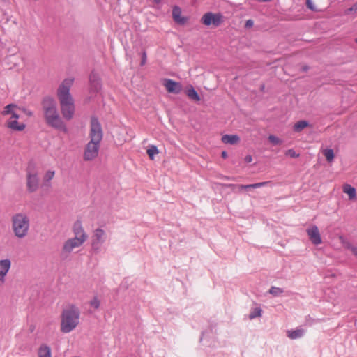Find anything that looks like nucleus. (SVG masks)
I'll use <instances>...</instances> for the list:
<instances>
[{
    "label": "nucleus",
    "mask_w": 357,
    "mask_h": 357,
    "mask_svg": "<svg viewBox=\"0 0 357 357\" xmlns=\"http://www.w3.org/2000/svg\"><path fill=\"white\" fill-rule=\"evenodd\" d=\"M103 132L100 122L96 118H91L89 132L90 140L85 146L83 155L85 161H91L98 157Z\"/></svg>",
    "instance_id": "1"
},
{
    "label": "nucleus",
    "mask_w": 357,
    "mask_h": 357,
    "mask_svg": "<svg viewBox=\"0 0 357 357\" xmlns=\"http://www.w3.org/2000/svg\"><path fill=\"white\" fill-rule=\"evenodd\" d=\"M73 82V78H66L61 82L57 89V97L61 114L63 117L67 121H70L73 118L75 111L74 100L70 93V89Z\"/></svg>",
    "instance_id": "2"
},
{
    "label": "nucleus",
    "mask_w": 357,
    "mask_h": 357,
    "mask_svg": "<svg viewBox=\"0 0 357 357\" xmlns=\"http://www.w3.org/2000/svg\"><path fill=\"white\" fill-rule=\"evenodd\" d=\"M42 112L45 123L52 128L66 130V126L60 116L54 99L47 97L42 101Z\"/></svg>",
    "instance_id": "3"
},
{
    "label": "nucleus",
    "mask_w": 357,
    "mask_h": 357,
    "mask_svg": "<svg viewBox=\"0 0 357 357\" xmlns=\"http://www.w3.org/2000/svg\"><path fill=\"white\" fill-rule=\"evenodd\" d=\"M80 311L75 305L66 306L61 314L60 331L69 333L79 324Z\"/></svg>",
    "instance_id": "4"
},
{
    "label": "nucleus",
    "mask_w": 357,
    "mask_h": 357,
    "mask_svg": "<svg viewBox=\"0 0 357 357\" xmlns=\"http://www.w3.org/2000/svg\"><path fill=\"white\" fill-rule=\"evenodd\" d=\"M73 231L74 237L68 238L63 243L62 251L64 253H70L74 249L81 247L88 238V235L80 220H77L74 223Z\"/></svg>",
    "instance_id": "5"
},
{
    "label": "nucleus",
    "mask_w": 357,
    "mask_h": 357,
    "mask_svg": "<svg viewBox=\"0 0 357 357\" xmlns=\"http://www.w3.org/2000/svg\"><path fill=\"white\" fill-rule=\"evenodd\" d=\"M20 110V108L16 105L9 104L6 105L1 112V115L3 116H10L6 121V126L14 131H22L26 127L24 123L18 121Z\"/></svg>",
    "instance_id": "6"
},
{
    "label": "nucleus",
    "mask_w": 357,
    "mask_h": 357,
    "mask_svg": "<svg viewBox=\"0 0 357 357\" xmlns=\"http://www.w3.org/2000/svg\"><path fill=\"white\" fill-rule=\"evenodd\" d=\"M12 229L15 236L19 238L25 237L29 229V218L26 214L19 213L15 214L11 219Z\"/></svg>",
    "instance_id": "7"
},
{
    "label": "nucleus",
    "mask_w": 357,
    "mask_h": 357,
    "mask_svg": "<svg viewBox=\"0 0 357 357\" xmlns=\"http://www.w3.org/2000/svg\"><path fill=\"white\" fill-rule=\"evenodd\" d=\"M26 188L29 192H36L39 187L38 169L33 162H29L26 169Z\"/></svg>",
    "instance_id": "8"
},
{
    "label": "nucleus",
    "mask_w": 357,
    "mask_h": 357,
    "mask_svg": "<svg viewBox=\"0 0 357 357\" xmlns=\"http://www.w3.org/2000/svg\"><path fill=\"white\" fill-rule=\"evenodd\" d=\"M224 22L223 16L220 13L208 12L201 18V22L205 26L218 27Z\"/></svg>",
    "instance_id": "9"
},
{
    "label": "nucleus",
    "mask_w": 357,
    "mask_h": 357,
    "mask_svg": "<svg viewBox=\"0 0 357 357\" xmlns=\"http://www.w3.org/2000/svg\"><path fill=\"white\" fill-rule=\"evenodd\" d=\"M106 234L102 229L98 228L94 230L92 236L91 246L94 250H98L100 245L105 242Z\"/></svg>",
    "instance_id": "10"
},
{
    "label": "nucleus",
    "mask_w": 357,
    "mask_h": 357,
    "mask_svg": "<svg viewBox=\"0 0 357 357\" xmlns=\"http://www.w3.org/2000/svg\"><path fill=\"white\" fill-rule=\"evenodd\" d=\"M306 232L310 240L313 244L319 245L322 243L319 229L316 225H312L307 228Z\"/></svg>",
    "instance_id": "11"
},
{
    "label": "nucleus",
    "mask_w": 357,
    "mask_h": 357,
    "mask_svg": "<svg viewBox=\"0 0 357 357\" xmlns=\"http://www.w3.org/2000/svg\"><path fill=\"white\" fill-rule=\"evenodd\" d=\"M163 85L166 90L171 93L178 94L182 91L181 84L170 79H165Z\"/></svg>",
    "instance_id": "12"
},
{
    "label": "nucleus",
    "mask_w": 357,
    "mask_h": 357,
    "mask_svg": "<svg viewBox=\"0 0 357 357\" xmlns=\"http://www.w3.org/2000/svg\"><path fill=\"white\" fill-rule=\"evenodd\" d=\"M11 266L10 259L0 260V286L5 282V278L8 273Z\"/></svg>",
    "instance_id": "13"
},
{
    "label": "nucleus",
    "mask_w": 357,
    "mask_h": 357,
    "mask_svg": "<svg viewBox=\"0 0 357 357\" xmlns=\"http://www.w3.org/2000/svg\"><path fill=\"white\" fill-rule=\"evenodd\" d=\"M172 17L174 20L179 24H184L187 22V18L181 16V10L178 6L174 7Z\"/></svg>",
    "instance_id": "14"
},
{
    "label": "nucleus",
    "mask_w": 357,
    "mask_h": 357,
    "mask_svg": "<svg viewBox=\"0 0 357 357\" xmlns=\"http://www.w3.org/2000/svg\"><path fill=\"white\" fill-rule=\"evenodd\" d=\"M221 140L224 144L234 145L239 142L240 137L237 135H224Z\"/></svg>",
    "instance_id": "15"
},
{
    "label": "nucleus",
    "mask_w": 357,
    "mask_h": 357,
    "mask_svg": "<svg viewBox=\"0 0 357 357\" xmlns=\"http://www.w3.org/2000/svg\"><path fill=\"white\" fill-rule=\"evenodd\" d=\"M342 191L349 196L350 200L356 199V189L349 184H344L342 186Z\"/></svg>",
    "instance_id": "16"
},
{
    "label": "nucleus",
    "mask_w": 357,
    "mask_h": 357,
    "mask_svg": "<svg viewBox=\"0 0 357 357\" xmlns=\"http://www.w3.org/2000/svg\"><path fill=\"white\" fill-rule=\"evenodd\" d=\"M38 357H52L51 349L46 344H42L38 351Z\"/></svg>",
    "instance_id": "17"
},
{
    "label": "nucleus",
    "mask_w": 357,
    "mask_h": 357,
    "mask_svg": "<svg viewBox=\"0 0 357 357\" xmlns=\"http://www.w3.org/2000/svg\"><path fill=\"white\" fill-rule=\"evenodd\" d=\"M304 330L297 328L296 330H290L287 331V337L290 339H296L303 336Z\"/></svg>",
    "instance_id": "18"
},
{
    "label": "nucleus",
    "mask_w": 357,
    "mask_h": 357,
    "mask_svg": "<svg viewBox=\"0 0 357 357\" xmlns=\"http://www.w3.org/2000/svg\"><path fill=\"white\" fill-rule=\"evenodd\" d=\"M270 183H271V181H264V182H260V183L249 184V185H238V188L240 190L250 189V188H257L266 186V185H268Z\"/></svg>",
    "instance_id": "19"
},
{
    "label": "nucleus",
    "mask_w": 357,
    "mask_h": 357,
    "mask_svg": "<svg viewBox=\"0 0 357 357\" xmlns=\"http://www.w3.org/2000/svg\"><path fill=\"white\" fill-rule=\"evenodd\" d=\"M186 94L188 96L189 98L195 100V101H199L200 98L197 91L194 89L192 86H190V89H188L186 91Z\"/></svg>",
    "instance_id": "20"
},
{
    "label": "nucleus",
    "mask_w": 357,
    "mask_h": 357,
    "mask_svg": "<svg viewBox=\"0 0 357 357\" xmlns=\"http://www.w3.org/2000/svg\"><path fill=\"white\" fill-rule=\"evenodd\" d=\"M146 153L149 158L153 160H154L155 155L159 153V151L156 146L151 145L146 151Z\"/></svg>",
    "instance_id": "21"
},
{
    "label": "nucleus",
    "mask_w": 357,
    "mask_h": 357,
    "mask_svg": "<svg viewBox=\"0 0 357 357\" xmlns=\"http://www.w3.org/2000/svg\"><path fill=\"white\" fill-rule=\"evenodd\" d=\"M309 123L306 121H299L294 124V130L296 132H301L304 128H307Z\"/></svg>",
    "instance_id": "22"
},
{
    "label": "nucleus",
    "mask_w": 357,
    "mask_h": 357,
    "mask_svg": "<svg viewBox=\"0 0 357 357\" xmlns=\"http://www.w3.org/2000/svg\"><path fill=\"white\" fill-rule=\"evenodd\" d=\"M322 153L328 162H331L333 160L335 155L333 149H325L322 150Z\"/></svg>",
    "instance_id": "23"
},
{
    "label": "nucleus",
    "mask_w": 357,
    "mask_h": 357,
    "mask_svg": "<svg viewBox=\"0 0 357 357\" xmlns=\"http://www.w3.org/2000/svg\"><path fill=\"white\" fill-rule=\"evenodd\" d=\"M55 176V171L53 169H49L45 172L43 175V181L45 183H49Z\"/></svg>",
    "instance_id": "24"
},
{
    "label": "nucleus",
    "mask_w": 357,
    "mask_h": 357,
    "mask_svg": "<svg viewBox=\"0 0 357 357\" xmlns=\"http://www.w3.org/2000/svg\"><path fill=\"white\" fill-rule=\"evenodd\" d=\"M268 139L273 145H280L282 143V141L280 138L273 135H269Z\"/></svg>",
    "instance_id": "25"
},
{
    "label": "nucleus",
    "mask_w": 357,
    "mask_h": 357,
    "mask_svg": "<svg viewBox=\"0 0 357 357\" xmlns=\"http://www.w3.org/2000/svg\"><path fill=\"white\" fill-rule=\"evenodd\" d=\"M89 305L93 307L94 309L97 310L99 308L100 305V301L99 298L97 296H94L89 302Z\"/></svg>",
    "instance_id": "26"
},
{
    "label": "nucleus",
    "mask_w": 357,
    "mask_h": 357,
    "mask_svg": "<svg viewBox=\"0 0 357 357\" xmlns=\"http://www.w3.org/2000/svg\"><path fill=\"white\" fill-rule=\"evenodd\" d=\"M269 293L273 296H278V295L281 294L282 293H283V290L278 287H272L269 289Z\"/></svg>",
    "instance_id": "27"
},
{
    "label": "nucleus",
    "mask_w": 357,
    "mask_h": 357,
    "mask_svg": "<svg viewBox=\"0 0 357 357\" xmlns=\"http://www.w3.org/2000/svg\"><path fill=\"white\" fill-rule=\"evenodd\" d=\"M284 154L286 156H288V157H290L292 158H296L299 157V154L296 153V151L292 149L287 150L285 151Z\"/></svg>",
    "instance_id": "28"
},
{
    "label": "nucleus",
    "mask_w": 357,
    "mask_h": 357,
    "mask_svg": "<svg viewBox=\"0 0 357 357\" xmlns=\"http://www.w3.org/2000/svg\"><path fill=\"white\" fill-rule=\"evenodd\" d=\"M261 310L260 308H255L250 314V319H254L257 317H260Z\"/></svg>",
    "instance_id": "29"
},
{
    "label": "nucleus",
    "mask_w": 357,
    "mask_h": 357,
    "mask_svg": "<svg viewBox=\"0 0 357 357\" xmlns=\"http://www.w3.org/2000/svg\"><path fill=\"white\" fill-rule=\"evenodd\" d=\"M339 238L341 241V242L344 245L345 248L349 249L350 250H351L353 245L347 241L343 236H341L339 237Z\"/></svg>",
    "instance_id": "30"
},
{
    "label": "nucleus",
    "mask_w": 357,
    "mask_h": 357,
    "mask_svg": "<svg viewBox=\"0 0 357 357\" xmlns=\"http://www.w3.org/2000/svg\"><path fill=\"white\" fill-rule=\"evenodd\" d=\"M307 6L312 10L319 11V10L315 6L312 0H307Z\"/></svg>",
    "instance_id": "31"
},
{
    "label": "nucleus",
    "mask_w": 357,
    "mask_h": 357,
    "mask_svg": "<svg viewBox=\"0 0 357 357\" xmlns=\"http://www.w3.org/2000/svg\"><path fill=\"white\" fill-rule=\"evenodd\" d=\"M347 12L357 13V1L349 8Z\"/></svg>",
    "instance_id": "32"
},
{
    "label": "nucleus",
    "mask_w": 357,
    "mask_h": 357,
    "mask_svg": "<svg viewBox=\"0 0 357 357\" xmlns=\"http://www.w3.org/2000/svg\"><path fill=\"white\" fill-rule=\"evenodd\" d=\"M253 21L252 20H248L245 22V27L250 28L253 26Z\"/></svg>",
    "instance_id": "33"
},
{
    "label": "nucleus",
    "mask_w": 357,
    "mask_h": 357,
    "mask_svg": "<svg viewBox=\"0 0 357 357\" xmlns=\"http://www.w3.org/2000/svg\"><path fill=\"white\" fill-rule=\"evenodd\" d=\"M244 160L245 162L250 163L252 161V158L251 155H248L245 157Z\"/></svg>",
    "instance_id": "34"
},
{
    "label": "nucleus",
    "mask_w": 357,
    "mask_h": 357,
    "mask_svg": "<svg viewBox=\"0 0 357 357\" xmlns=\"http://www.w3.org/2000/svg\"><path fill=\"white\" fill-rule=\"evenodd\" d=\"M352 254L357 257V247L353 246L351 250Z\"/></svg>",
    "instance_id": "35"
},
{
    "label": "nucleus",
    "mask_w": 357,
    "mask_h": 357,
    "mask_svg": "<svg viewBox=\"0 0 357 357\" xmlns=\"http://www.w3.org/2000/svg\"><path fill=\"white\" fill-rule=\"evenodd\" d=\"M146 61V53L144 52V53L143 54V56H142V63H141V64H142V65L145 64Z\"/></svg>",
    "instance_id": "36"
},
{
    "label": "nucleus",
    "mask_w": 357,
    "mask_h": 357,
    "mask_svg": "<svg viewBox=\"0 0 357 357\" xmlns=\"http://www.w3.org/2000/svg\"><path fill=\"white\" fill-rule=\"evenodd\" d=\"M222 157L223 158H227V152H226V151H222Z\"/></svg>",
    "instance_id": "37"
},
{
    "label": "nucleus",
    "mask_w": 357,
    "mask_h": 357,
    "mask_svg": "<svg viewBox=\"0 0 357 357\" xmlns=\"http://www.w3.org/2000/svg\"><path fill=\"white\" fill-rule=\"evenodd\" d=\"M90 82H95V78H94V77H93V76H91V77H90Z\"/></svg>",
    "instance_id": "38"
},
{
    "label": "nucleus",
    "mask_w": 357,
    "mask_h": 357,
    "mask_svg": "<svg viewBox=\"0 0 357 357\" xmlns=\"http://www.w3.org/2000/svg\"><path fill=\"white\" fill-rule=\"evenodd\" d=\"M153 2L155 3H158L160 2L161 0H151Z\"/></svg>",
    "instance_id": "39"
},
{
    "label": "nucleus",
    "mask_w": 357,
    "mask_h": 357,
    "mask_svg": "<svg viewBox=\"0 0 357 357\" xmlns=\"http://www.w3.org/2000/svg\"><path fill=\"white\" fill-rule=\"evenodd\" d=\"M307 70V66L303 67V70Z\"/></svg>",
    "instance_id": "40"
},
{
    "label": "nucleus",
    "mask_w": 357,
    "mask_h": 357,
    "mask_svg": "<svg viewBox=\"0 0 357 357\" xmlns=\"http://www.w3.org/2000/svg\"><path fill=\"white\" fill-rule=\"evenodd\" d=\"M28 115L29 116H31L32 115V113L30 112H28Z\"/></svg>",
    "instance_id": "41"
},
{
    "label": "nucleus",
    "mask_w": 357,
    "mask_h": 357,
    "mask_svg": "<svg viewBox=\"0 0 357 357\" xmlns=\"http://www.w3.org/2000/svg\"><path fill=\"white\" fill-rule=\"evenodd\" d=\"M356 42H357V39H356Z\"/></svg>",
    "instance_id": "42"
}]
</instances>
